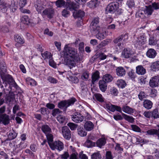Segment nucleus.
<instances>
[{"mask_svg": "<svg viewBox=\"0 0 159 159\" xmlns=\"http://www.w3.org/2000/svg\"><path fill=\"white\" fill-rule=\"evenodd\" d=\"M159 75L155 76L151 78L149 82V85L152 88L157 87L159 85Z\"/></svg>", "mask_w": 159, "mask_h": 159, "instance_id": "nucleus-12", "label": "nucleus"}, {"mask_svg": "<svg viewBox=\"0 0 159 159\" xmlns=\"http://www.w3.org/2000/svg\"><path fill=\"white\" fill-rule=\"evenodd\" d=\"M79 157L81 159H88L87 156L85 154H83V151H81L79 154Z\"/></svg>", "mask_w": 159, "mask_h": 159, "instance_id": "nucleus-64", "label": "nucleus"}, {"mask_svg": "<svg viewBox=\"0 0 159 159\" xmlns=\"http://www.w3.org/2000/svg\"><path fill=\"white\" fill-rule=\"evenodd\" d=\"M116 84L119 87L123 88L126 86L125 81L122 80H118L116 83Z\"/></svg>", "mask_w": 159, "mask_h": 159, "instance_id": "nucleus-40", "label": "nucleus"}, {"mask_svg": "<svg viewBox=\"0 0 159 159\" xmlns=\"http://www.w3.org/2000/svg\"><path fill=\"white\" fill-rule=\"evenodd\" d=\"M49 146L52 150L57 149L60 151L62 150L64 148L63 144L59 141H55Z\"/></svg>", "mask_w": 159, "mask_h": 159, "instance_id": "nucleus-9", "label": "nucleus"}, {"mask_svg": "<svg viewBox=\"0 0 159 159\" xmlns=\"http://www.w3.org/2000/svg\"><path fill=\"white\" fill-rule=\"evenodd\" d=\"M76 100L75 98H72L67 100L62 101L58 103L57 107L60 109H63L64 112H66L68 107L73 105Z\"/></svg>", "mask_w": 159, "mask_h": 159, "instance_id": "nucleus-3", "label": "nucleus"}, {"mask_svg": "<svg viewBox=\"0 0 159 159\" xmlns=\"http://www.w3.org/2000/svg\"><path fill=\"white\" fill-rule=\"evenodd\" d=\"M67 125L70 127L72 130H74L77 127V125L73 123H69L67 124Z\"/></svg>", "mask_w": 159, "mask_h": 159, "instance_id": "nucleus-58", "label": "nucleus"}, {"mask_svg": "<svg viewBox=\"0 0 159 159\" xmlns=\"http://www.w3.org/2000/svg\"><path fill=\"white\" fill-rule=\"evenodd\" d=\"M14 40L16 42L18 43L23 44L25 41L23 38L18 35H16L14 36Z\"/></svg>", "mask_w": 159, "mask_h": 159, "instance_id": "nucleus-43", "label": "nucleus"}, {"mask_svg": "<svg viewBox=\"0 0 159 159\" xmlns=\"http://www.w3.org/2000/svg\"><path fill=\"white\" fill-rule=\"evenodd\" d=\"M136 72L138 75H142L146 73V70L142 66H138L136 67Z\"/></svg>", "mask_w": 159, "mask_h": 159, "instance_id": "nucleus-23", "label": "nucleus"}, {"mask_svg": "<svg viewBox=\"0 0 159 159\" xmlns=\"http://www.w3.org/2000/svg\"><path fill=\"white\" fill-rule=\"evenodd\" d=\"M85 129L88 131L92 130L94 128V125L90 121H87L85 123L84 125Z\"/></svg>", "mask_w": 159, "mask_h": 159, "instance_id": "nucleus-22", "label": "nucleus"}, {"mask_svg": "<svg viewBox=\"0 0 159 159\" xmlns=\"http://www.w3.org/2000/svg\"><path fill=\"white\" fill-rule=\"evenodd\" d=\"M96 99L98 102H102L104 101V98L102 95L99 93H96L94 95Z\"/></svg>", "mask_w": 159, "mask_h": 159, "instance_id": "nucleus-44", "label": "nucleus"}, {"mask_svg": "<svg viewBox=\"0 0 159 159\" xmlns=\"http://www.w3.org/2000/svg\"><path fill=\"white\" fill-rule=\"evenodd\" d=\"M131 127L132 129L134 131L138 132H141V130L140 128L136 125H131Z\"/></svg>", "mask_w": 159, "mask_h": 159, "instance_id": "nucleus-60", "label": "nucleus"}, {"mask_svg": "<svg viewBox=\"0 0 159 159\" xmlns=\"http://www.w3.org/2000/svg\"><path fill=\"white\" fill-rule=\"evenodd\" d=\"M113 79L112 76L109 74H107L104 75L103 77L102 80L107 83L111 81Z\"/></svg>", "mask_w": 159, "mask_h": 159, "instance_id": "nucleus-42", "label": "nucleus"}, {"mask_svg": "<svg viewBox=\"0 0 159 159\" xmlns=\"http://www.w3.org/2000/svg\"><path fill=\"white\" fill-rule=\"evenodd\" d=\"M46 135L48 140V144L49 146H50L53 143V136L51 133H49Z\"/></svg>", "mask_w": 159, "mask_h": 159, "instance_id": "nucleus-46", "label": "nucleus"}, {"mask_svg": "<svg viewBox=\"0 0 159 159\" xmlns=\"http://www.w3.org/2000/svg\"><path fill=\"white\" fill-rule=\"evenodd\" d=\"M71 117L73 121L75 123H79L82 122L84 117L80 113L78 112H75L71 115Z\"/></svg>", "mask_w": 159, "mask_h": 159, "instance_id": "nucleus-10", "label": "nucleus"}, {"mask_svg": "<svg viewBox=\"0 0 159 159\" xmlns=\"http://www.w3.org/2000/svg\"><path fill=\"white\" fill-rule=\"evenodd\" d=\"M128 38L127 34H123L114 39L113 42L116 46L120 47L121 44H123L126 42Z\"/></svg>", "mask_w": 159, "mask_h": 159, "instance_id": "nucleus-4", "label": "nucleus"}, {"mask_svg": "<svg viewBox=\"0 0 159 159\" xmlns=\"http://www.w3.org/2000/svg\"><path fill=\"white\" fill-rule=\"evenodd\" d=\"M17 135V134L14 131H11L8 135L9 140H11L15 138Z\"/></svg>", "mask_w": 159, "mask_h": 159, "instance_id": "nucleus-45", "label": "nucleus"}, {"mask_svg": "<svg viewBox=\"0 0 159 159\" xmlns=\"http://www.w3.org/2000/svg\"><path fill=\"white\" fill-rule=\"evenodd\" d=\"M41 113L43 116H45L49 114V111L48 109L46 107H42L40 108L39 111Z\"/></svg>", "mask_w": 159, "mask_h": 159, "instance_id": "nucleus-49", "label": "nucleus"}, {"mask_svg": "<svg viewBox=\"0 0 159 159\" xmlns=\"http://www.w3.org/2000/svg\"><path fill=\"white\" fill-rule=\"evenodd\" d=\"M97 58H99L101 60H103L106 59L107 58V56L104 53L100 52L99 53Z\"/></svg>", "mask_w": 159, "mask_h": 159, "instance_id": "nucleus-63", "label": "nucleus"}, {"mask_svg": "<svg viewBox=\"0 0 159 159\" xmlns=\"http://www.w3.org/2000/svg\"><path fill=\"white\" fill-rule=\"evenodd\" d=\"M100 78V73L97 70L93 73L92 75V82L94 84V83L97 80H98Z\"/></svg>", "mask_w": 159, "mask_h": 159, "instance_id": "nucleus-19", "label": "nucleus"}, {"mask_svg": "<svg viewBox=\"0 0 159 159\" xmlns=\"http://www.w3.org/2000/svg\"><path fill=\"white\" fill-rule=\"evenodd\" d=\"M79 6L78 4H76L73 2H70L68 3V8L70 11H75L79 8Z\"/></svg>", "mask_w": 159, "mask_h": 159, "instance_id": "nucleus-24", "label": "nucleus"}, {"mask_svg": "<svg viewBox=\"0 0 159 159\" xmlns=\"http://www.w3.org/2000/svg\"><path fill=\"white\" fill-rule=\"evenodd\" d=\"M49 65L54 68L57 67L56 64L52 59V57L49 59Z\"/></svg>", "mask_w": 159, "mask_h": 159, "instance_id": "nucleus-61", "label": "nucleus"}, {"mask_svg": "<svg viewBox=\"0 0 159 159\" xmlns=\"http://www.w3.org/2000/svg\"><path fill=\"white\" fill-rule=\"evenodd\" d=\"M0 122H2L5 125L8 124L10 122L9 116L5 114H0Z\"/></svg>", "mask_w": 159, "mask_h": 159, "instance_id": "nucleus-15", "label": "nucleus"}, {"mask_svg": "<svg viewBox=\"0 0 159 159\" xmlns=\"http://www.w3.org/2000/svg\"><path fill=\"white\" fill-rule=\"evenodd\" d=\"M57 119L58 122L61 124H65L66 123V120L64 116L60 115L58 116Z\"/></svg>", "mask_w": 159, "mask_h": 159, "instance_id": "nucleus-51", "label": "nucleus"}, {"mask_svg": "<svg viewBox=\"0 0 159 159\" xmlns=\"http://www.w3.org/2000/svg\"><path fill=\"white\" fill-rule=\"evenodd\" d=\"M65 3L64 0H58L56 2V5L57 7H61L65 5Z\"/></svg>", "mask_w": 159, "mask_h": 159, "instance_id": "nucleus-53", "label": "nucleus"}, {"mask_svg": "<svg viewBox=\"0 0 159 159\" xmlns=\"http://www.w3.org/2000/svg\"><path fill=\"white\" fill-rule=\"evenodd\" d=\"M99 4L98 0L91 1L87 3L88 6L90 8H93L96 7Z\"/></svg>", "mask_w": 159, "mask_h": 159, "instance_id": "nucleus-35", "label": "nucleus"}, {"mask_svg": "<svg viewBox=\"0 0 159 159\" xmlns=\"http://www.w3.org/2000/svg\"><path fill=\"white\" fill-rule=\"evenodd\" d=\"M119 3L115 2L109 4L106 8V10L110 13H113L118 8Z\"/></svg>", "mask_w": 159, "mask_h": 159, "instance_id": "nucleus-7", "label": "nucleus"}, {"mask_svg": "<svg viewBox=\"0 0 159 159\" xmlns=\"http://www.w3.org/2000/svg\"><path fill=\"white\" fill-rule=\"evenodd\" d=\"M153 103L149 100H145L143 102V107L147 109H151L152 107Z\"/></svg>", "mask_w": 159, "mask_h": 159, "instance_id": "nucleus-25", "label": "nucleus"}, {"mask_svg": "<svg viewBox=\"0 0 159 159\" xmlns=\"http://www.w3.org/2000/svg\"><path fill=\"white\" fill-rule=\"evenodd\" d=\"M104 107L108 110L112 112H114L116 111L122 113L121 107L119 106L112 104H111L106 103Z\"/></svg>", "mask_w": 159, "mask_h": 159, "instance_id": "nucleus-8", "label": "nucleus"}, {"mask_svg": "<svg viewBox=\"0 0 159 159\" xmlns=\"http://www.w3.org/2000/svg\"><path fill=\"white\" fill-rule=\"evenodd\" d=\"M26 81L28 84H30L31 85H36L35 81L30 77H28L26 78Z\"/></svg>", "mask_w": 159, "mask_h": 159, "instance_id": "nucleus-54", "label": "nucleus"}, {"mask_svg": "<svg viewBox=\"0 0 159 159\" xmlns=\"http://www.w3.org/2000/svg\"><path fill=\"white\" fill-rule=\"evenodd\" d=\"M157 55L156 51L153 49H149L146 52V55L148 57L150 58H154Z\"/></svg>", "mask_w": 159, "mask_h": 159, "instance_id": "nucleus-20", "label": "nucleus"}, {"mask_svg": "<svg viewBox=\"0 0 159 159\" xmlns=\"http://www.w3.org/2000/svg\"><path fill=\"white\" fill-rule=\"evenodd\" d=\"M152 116L154 118H159V113L158 112V109L155 108L152 111Z\"/></svg>", "mask_w": 159, "mask_h": 159, "instance_id": "nucleus-48", "label": "nucleus"}, {"mask_svg": "<svg viewBox=\"0 0 159 159\" xmlns=\"http://www.w3.org/2000/svg\"><path fill=\"white\" fill-rule=\"evenodd\" d=\"M35 7L38 13L41 12V11L44 9L43 2L40 1L37 2V3L35 4Z\"/></svg>", "mask_w": 159, "mask_h": 159, "instance_id": "nucleus-28", "label": "nucleus"}, {"mask_svg": "<svg viewBox=\"0 0 159 159\" xmlns=\"http://www.w3.org/2000/svg\"><path fill=\"white\" fill-rule=\"evenodd\" d=\"M106 143V140L105 138H102L98 139L96 142V144L98 147L101 148L104 146Z\"/></svg>", "mask_w": 159, "mask_h": 159, "instance_id": "nucleus-33", "label": "nucleus"}, {"mask_svg": "<svg viewBox=\"0 0 159 159\" xmlns=\"http://www.w3.org/2000/svg\"><path fill=\"white\" fill-rule=\"evenodd\" d=\"M151 70L154 71L159 70V61L155 62L152 63L151 66Z\"/></svg>", "mask_w": 159, "mask_h": 159, "instance_id": "nucleus-37", "label": "nucleus"}, {"mask_svg": "<svg viewBox=\"0 0 159 159\" xmlns=\"http://www.w3.org/2000/svg\"><path fill=\"white\" fill-rule=\"evenodd\" d=\"M116 75L119 76H123L125 74V71L122 67H117L116 70Z\"/></svg>", "mask_w": 159, "mask_h": 159, "instance_id": "nucleus-21", "label": "nucleus"}, {"mask_svg": "<svg viewBox=\"0 0 159 159\" xmlns=\"http://www.w3.org/2000/svg\"><path fill=\"white\" fill-rule=\"evenodd\" d=\"M107 82L104 80H100L99 82V85L100 90L102 92H105L107 89Z\"/></svg>", "mask_w": 159, "mask_h": 159, "instance_id": "nucleus-18", "label": "nucleus"}, {"mask_svg": "<svg viewBox=\"0 0 159 159\" xmlns=\"http://www.w3.org/2000/svg\"><path fill=\"white\" fill-rule=\"evenodd\" d=\"M84 15V12L81 10H79L78 11H74L73 12V16L75 18L78 17L82 18Z\"/></svg>", "mask_w": 159, "mask_h": 159, "instance_id": "nucleus-34", "label": "nucleus"}, {"mask_svg": "<svg viewBox=\"0 0 159 159\" xmlns=\"http://www.w3.org/2000/svg\"><path fill=\"white\" fill-rule=\"evenodd\" d=\"M54 14V10L52 8H48L46 9L43 11L42 15L43 16H46L51 19L53 18Z\"/></svg>", "mask_w": 159, "mask_h": 159, "instance_id": "nucleus-13", "label": "nucleus"}, {"mask_svg": "<svg viewBox=\"0 0 159 159\" xmlns=\"http://www.w3.org/2000/svg\"><path fill=\"white\" fill-rule=\"evenodd\" d=\"M121 113L122 116L125 120L131 123H133L134 122V119L132 116H129L122 113Z\"/></svg>", "mask_w": 159, "mask_h": 159, "instance_id": "nucleus-41", "label": "nucleus"}, {"mask_svg": "<svg viewBox=\"0 0 159 159\" xmlns=\"http://www.w3.org/2000/svg\"><path fill=\"white\" fill-rule=\"evenodd\" d=\"M3 81V84L5 87L4 90L9 91V89H11L12 87L16 88L18 87L12 76L10 75H5V76L2 80Z\"/></svg>", "mask_w": 159, "mask_h": 159, "instance_id": "nucleus-2", "label": "nucleus"}, {"mask_svg": "<svg viewBox=\"0 0 159 159\" xmlns=\"http://www.w3.org/2000/svg\"><path fill=\"white\" fill-rule=\"evenodd\" d=\"M136 16L139 17L141 18H144L147 17L144 9L139 10L136 12Z\"/></svg>", "mask_w": 159, "mask_h": 159, "instance_id": "nucleus-36", "label": "nucleus"}, {"mask_svg": "<svg viewBox=\"0 0 159 159\" xmlns=\"http://www.w3.org/2000/svg\"><path fill=\"white\" fill-rule=\"evenodd\" d=\"M84 145L88 148H92L95 146V143L93 142L90 140L87 139L86 141L84 143Z\"/></svg>", "mask_w": 159, "mask_h": 159, "instance_id": "nucleus-39", "label": "nucleus"}, {"mask_svg": "<svg viewBox=\"0 0 159 159\" xmlns=\"http://www.w3.org/2000/svg\"><path fill=\"white\" fill-rule=\"evenodd\" d=\"M7 10V3L4 2H2L0 4V11L2 12L5 13Z\"/></svg>", "mask_w": 159, "mask_h": 159, "instance_id": "nucleus-38", "label": "nucleus"}, {"mask_svg": "<svg viewBox=\"0 0 159 159\" xmlns=\"http://www.w3.org/2000/svg\"><path fill=\"white\" fill-rule=\"evenodd\" d=\"M63 52L66 64L70 69L75 67L76 62L79 60L77 51L74 48L69 47L68 44H66L64 47Z\"/></svg>", "mask_w": 159, "mask_h": 159, "instance_id": "nucleus-1", "label": "nucleus"}, {"mask_svg": "<svg viewBox=\"0 0 159 159\" xmlns=\"http://www.w3.org/2000/svg\"><path fill=\"white\" fill-rule=\"evenodd\" d=\"M9 7L11 11L14 12L17 8V4L14 0L11 1V4L9 5Z\"/></svg>", "mask_w": 159, "mask_h": 159, "instance_id": "nucleus-27", "label": "nucleus"}, {"mask_svg": "<svg viewBox=\"0 0 159 159\" xmlns=\"http://www.w3.org/2000/svg\"><path fill=\"white\" fill-rule=\"evenodd\" d=\"M98 33L96 35V38L102 40L104 39L106 35V32L105 31H102V32L99 31V30L98 32Z\"/></svg>", "mask_w": 159, "mask_h": 159, "instance_id": "nucleus-32", "label": "nucleus"}, {"mask_svg": "<svg viewBox=\"0 0 159 159\" xmlns=\"http://www.w3.org/2000/svg\"><path fill=\"white\" fill-rule=\"evenodd\" d=\"M89 77V74L87 71H85L84 72L81 76L82 79L86 80L88 79Z\"/></svg>", "mask_w": 159, "mask_h": 159, "instance_id": "nucleus-62", "label": "nucleus"}, {"mask_svg": "<svg viewBox=\"0 0 159 159\" xmlns=\"http://www.w3.org/2000/svg\"><path fill=\"white\" fill-rule=\"evenodd\" d=\"M147 95L143 92H140L138 95V97L139 99L141 100H142L144 98H146L147 97Z\"/></svg>", "mask_w": 159, "mask_h": 159, "instance_id": "nucleus-57", "label": "nucleus"}, {"mask_svg": "<svg viewBox=\"0 0 159 159\" xmlns=\"http://www.w3.org/2000/svg\"><path fill=\"white\" fill-rule=\"evenodd\" d=\"M113 157L112 155L111 152L108 151L106 152L105 157H104V159H113Z\"/></svg>", "mask_w": 159, "mask_h": 159, "instance_id": "nucleus-59", "label": "nucleus"}, {"mask_svg": "<svg viewBox=\"0 0 159 159\" xmlns=\"http://www.w3.org/2000/svg\"><path fill=\"white\" fill-rule=\"evenodd\" d=\"M11 89L9 90V94L7 95L5 98V101L7 103L10 104L11 102L13 101L15 98V95L12 92H11Z\"/></svg>", "mask_w": 159, "mask_h": 159, "instance_id": "nucleus-17", "label": "nucleus"}, {"mask_svg": "<svg viewBox=\"0 0 159 159\" xmlns=\"http://www.w3.org/2000/svg\"><path fill=\"white\" fill-rule=\"evenodd\" d=\"M123 111L126 113L131 114L134 113V110L128 106H124L122 108Z\"/></svg>", "mask_w": 159, "mask_h": 159, "instance_id": "nucleus-31", "label": "nucleus"}, {"mask_svg": "<svg viewBox=\"0 0 159 159\" xmlns=\"http://www.w3.org/2000/svg\"><path fill=\"white\" fill-rule=\"evenodd\" d=\"M101 155L99 152H94L91 155L92 159H101Z\"/></svg>", "mask_w": 159, "mask_h": 159, "instance_id": "nucleus-50", "label": "nucleus"}, {"mask_svg": "<svg viewBox=\"0 0 159 159\" xmlns=\"http://www.w3.org/2000/svg\"><path fill=\"white\" fill-rule=\"evenodd\" d=\"M41 130L45 134L52 133V129L50 127L47 125H44L42 126Z\"/></svg>", "mask_w": 159, "mask_h": 159, "instance_id": "nucleus-29", "label": "nucleus"}, {"mask_svg": "<svg viewBox=\"0 0 159 159\" xmlns=\"http://www.w3.org/2000/svg\"><path fill=\"white\" fill-rule=\"evenodd\" d=\"M78 134L81 137H84L87 134V132H86L82 127L79 126L77 129Z\"/></svg>", "mask_w": 159, "mask_h": 159, "instance_id": "nucleus-30", "label": "nucleus"}, {"mask_svg": "<svg viewBox=\"0 0 159 159\" xmlns=\"http://www.w3.org/2000/svg\"><path fill=\"white\" fill-rule=\"evenodd\" d=\"M99 23V18L98 17H95L93 19L90 26L91 31L93 34H96L99 30L100 27Z\"/></svg>", "mask_w": 159, "mask_h": 159, "instance_id": "nucleus-5", "label": "nucleus"}, {"mask_svg": "<svg viewBox=\"0 0 159 159\" xmlns=\"http://www.w3.org/2000/svg\"><path fill=\"white\" fill-rule=\"evenodd\" d=\"M41 55L44 59H49L52 57L51 53L48 51L45 52L44 53H42Z\"/></svg>", "mask_w": 159, "mask_h": 159, "instance_id": "nucleus-47", "label": "nucleus"}, {"mask_svg": "<svg viewBox=\"0 0 159 159\" xmlns=\"http://www.w3.org/2000/svg\"><path fill=\"white\" fill-rule=\"evenodd\" d=\"M0 76L2 79L3 80L7 71L6 65L3 60L0 61Z\"/></svg>", "mask_w": 159, "mask_h": 159, "instance_id": "nucleus-14", "label": "nucleus"}, {"mask_svg": "<svg viewBox=\"0 0 159 159\" xmlns=\"http://www.w3.org/2000/svg\"><path fill=\"white\" fill-rule=\"evenodd\" d=\"M62 111H61L58 108H55L53 109L52 111V115L54 116H56L57 115L61 113Z\"/></svg>", "mask_w": 159, "mask_h": 159, "instance_id": "nucleus-55", "label": "nucleus"}, {"mask_svg": "<svg viewBox=\"0 0 159 159\" xmlns=\"http://www.w3.org/2000/svg\"><path fill=\"white\" fill-rule=\"evenodd\" d=\"M62 132L64 138L67 140H69L71 138L70 131L67 126H64L62 128Z\"/></svg>", "mask_w": 159, "mask_h": 159, "instance_id": "nucleus-11", "label": "nucleus"}, {"mask_svg": "<svg viewBox=\"0 0 159 159\" xmlns=\"http://www.w3.org/2000/svg\"><path fill=\"white\" fill-rule=\"evenodd\" d=\"M126 5L130 8L134 7L135 5L134 0H128L126 2Z\"/></svg>", "mask_w": 159, "mask_h": 159, "instance_id": "nucleus-56", "label": "nucleus"}, {"mask_svg": "<svg viewBox=\"0 0 159 159\" xmlns=\"http://www.w3.org/2000/svg\"><path fill=\"white\" fill-rule=\"evenodd\" d=\"M134 54V52L130 48H125L122 53V55L125 58L130 57Z\"/></svg>", "mask_w": 159, "mask_h": 159, "instance_id": "nucleus-16", "label": "nucleus"}, {"mask_svg": "<svg viewBox=\"0 0 159 159\" xmlns=\"http://www.w3.org/2000/svg\"><path fill=\"white\" fill-rule=\"evenodd\" d=\"M145 12V14L147 17L151 15L153 11V9L150 5L148 6H146L145 8L144 9Z\"/></svg>", "mask_w": 159, "mask_h": 159, "instance_id": "nucleus-26", "label": "nucleus"}, {"mask_svg": "<svg viewBox=\"0 0 159 159\" xmlns=\"http://www.w3.org/2000/svg\"><path fill=\"white\" fill-rule=\"evenodd\" d=\"M146 37L145 34H143L139 36L133 42L136 48L139 46L144 44L146 42Z\"/></svg>", "mask_w": 159, "mask_h": 159, "instance_id": "nucleus-6", "label": "nucleus"}, {"mask_svg": "<svg viewBox=\"0 0 159 159\" xmlns=\"http://www.w3.org/2000/svg\"><path fill=\"white\" fill-rule=\"evenodd\" d=\"M21 21L24 24L28 25L30 23L29 19L27 16L25 15L22 16L21 18Z\"/></svg>", "mask_w": 159, "mask_h": 159, "instance_id": "nucleus-52", "label": "nucleus"}]
</instances>
